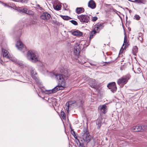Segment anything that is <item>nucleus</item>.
Instances as JSON below:
<instances>
[{"label":"nucleus","instance_id":"nucleus-43","mask_svg":"<svg viewBox=\"0 0 147 147\" xmlns=\"http://www.w3.org/2000/svg\"><path fill=\"white\" fill-rule=\"evenodd\" d=\"M0 63L1 64H3V62L2 60H0Z\"/></svg>","mask_w":147,"mask_h":147},{"label":"nucleus","instance_id":"nucleus-4","mask_svg":"<svg viewBox=\"0 0 147 147\" xmlns=\"http://www.w3.org/2000/svg\"><path fill=\"white\" fill-rule=\"evenodd\" d=\"M16 46L19 50L22 51L23 52L26 51V47L24 46L22 43L20 41H17Z\"/></svg>","mask_w":147,"mask_h":147},{"label":"nucleus","instance_id":"nucleus-23","mask_svg":"<svg viewBox=\"0 0 147 147\" xmlns=\"http://www.w3.org/2000/svg\"><path fill=\"white\" fill-rule=\"evenodd\" d=\"M32 77L33 78L34 80H35L36 82L38 83V84L39 83V80L37 78V77L36 76V75H33V74H32Z\"/></svg>","mask_w":147,"mask_h":147},{"label":"nucleus","instance_id":"nucleus-7","mask_svg":"<svg viewBox=\"0 0 147 147\" xmlns=\"http://www.w3.org/2000/svg\"><path fill=\"white\" fill-rule=\"evenodd\" d=\"M82 136L83 139L84 141L87 142H88L90 141L91 137L90 136L89 133L88 131L85 132Z\"/></svg>","mask_w":147,"mask_h":147},{"label":"nucleus","instance_id":"nucleus-32","mask_svg":"<svg viewBox=\"0 0 147 147\" xmlns=\"http://www.w3.org/2000/svg\"><path fill=\"white\" fill-rule=\"evenodd\" d=\"M131 1L134 3H139L141 2V0H135L134 1Z\"/></svg>","mask_w":147,"mask_h":147},{"label":"nucleus","instance_id":"nucleus-20","mask_svg":"<svg viewBox=\"0 0 147 147\" xmlns=\"http://www.w3.org/2000/svg\"><path fill=\"white\" fill-rule=\"evenodd\" d=\"M138 49L137 46H134L132 49V52L133 54L136 55V54L137 52H138Z\"/></svg>","mask_w":147,"mask_h":147},{"label":"nucleus","instance_id":"nucleus-48","mask_svg":"<svg viewBox=\"0 0 147 147\" xmlns=\"http://www.w3.org/2000/svg\"><path fill=\"white\" fill-rule=\"evenodd\" d=\"M16 60H13V61H14L15 62H16Z\"/></svg>","mask_w":147,"mask_h":147},{"label":"nucleus","instance_id":"nucleus-25","mask_svg":"<svg viewBox=\"0 0 147 147\" xmlns=\"http://www.w3.org/2000/svg\"><path fill=\"white\" fill-rule=\"evenodd\" d=\"M15 1H18L22 3H27L28 0H13Z\"/></svg>","mask_w":147,"mask_h":147},{"label":"nucleus","instance_id":"nucleus-1","mask_svg":"<svg viewBox=\"0 0 147 147\" xmlns=\"http://www.w3.org/2000/svg\"><path fill=\"white\" fill-rule=\"evenodd\" d=\"M51 74L53 75V77L58 80L59 84L57 86L50 91V93H55L59 90L63 89L65 86V82L63 76L59 74H53V73H51Z\"/></svg>","mask_w":147,"mask_h":147},{"label":"nucleus","instance_id":"nucleus-8","mask_svg":"<svg viewBox=\"0 0 147 147\" xmlns=\"http://www.w3.org/2000/svg\"><path fill=\"white\" fill-rule=\"evenodd\" d=\"M2 53L3 56V57L10 59V55L8 51L6 50L3 48L2 49Z\"/></svg>","mask_w":147,"mask_h":147},{"label":"nucleus","instance_id":"nucleus-31","mask_svg":"<svg viewBox=\"0 0 147 147\" xmlns=\"http://www.w3.org/2000/svg\"><path fill=\"white\" fill-rule=\"evenodd\" d=\"M142 129H142V131L147 129V125H142Z\"/></svg>","mask_w":147,"mask_h":147},{"label":"nucleus","instance_id":"nucleus-2","mask_svg":"<svg viewBox=\"0 0 147 147\" xmlns=\"http://www.w3.org/2000/svg\"><path fill=\"white\" fill-rule=\"evenodd\" d=\"M28 59L33 62L38 61V56L37 54L33 51H29L27 54Z\"/></svg>","mask_w":147,"mask_h":147},{"label":"nucleus","instance_id":"nucleus-27","mask_svg":"<svg viewBox=\"0 0 147 147\" xmlns=\"http://www.w3.org/2000/svg\"><path fill=\"white\" fill-rule=\"evenodd\" d=\"M61 16L62 18L65 20H68L69 19V17L68 16L61 15Z\"/></svg>","mask_w":147,"mask_h":147},{"label":"nucleus","instance_id":"nucleus-30","mask_svg":"<svg viewBox=\"0 0 147 147\" xmlns=\"http://www.w3.org/2000/svg\"><path fill=\"white\" fill-rule=\"evenodd\" d=\"M71 22L74 25H77L78 24V23L75 20H72L71 21Z\"/></svg>","mask_w":147,"mask_h":147},{"label":"nucleus","instance_id":"nucleus-39","mask_svg":"<svg viewBox=\"0 0 147 147\" xmlns=\"http://www.w3.org/2000/svg\"><path fill=\"white\" fill-rule=\"evenodd\" d=\"M138 37H143V34L141 33H140L138 34Z\"/></svg>","mask_w":147,"mask_h":147},{"label":"nucleus","instance_id":"nucleus-51","mask_svg":"<svg viewBox=\"0 0 147 147\" xmlns=\"http://www.w3.org/2000/svg\"><path fill=\"white\" fill-rule=\"evenodd\" d=\"M146 63H147V61H146Z\"/></svg>","mask_w":147,"mask_h":147},{"label":"nucleus","instance_id":"nucleus-44","mask_svg":"<svg viewBox=\"0 0 147 147\" xmlns=\"http://www.w3.org/2000/svg\"><path fill=\"white\" fill-rule=\"evenodd\" d=\"M78 142H79V144L78 143H77V145H78V146H79V147H80V144H81L80 142H79V141L78 140Z\"/></svg>","mask_w":147,"mask_h":147},{"label":"nucleus","instance_id":"nucleus-17","mask_svg":"<svg viewBox=\"0 0 147 147\" xmlns=\"http://www.w3.org/2000/svg\"><path fill=\"white\" fill-rule=\"evenodd\" d=\"M76 11L77 13L79 14L84 12V9L82 7H78L76 8Z\"/></svg>","mask_w":147,"mask_h":147},{"label":"nucleus","instance_id":"nucleus-49","mask_svg":"<svg viewBox=\"0 0 147 147\" xmlns=\"http://www.w3.org/2000/svg\"><path fill=\"white\" fill-rule=\"evenodd\" d=\"M122 50H123L122 48H121V50H120V52H121V51Z\"/></svg>","mask_w":147,"mask_h":147},{"label":"nucleus","instance_id":"nucleus-13","mask_svg":"<svg viewBox=\"0 0 147 147\" xmlns=\"http://www.w3.org/2000/svg\"><path fill=\"white\" fill-rule=\"evenodd\" d=\"M100 110L103 113L105 114L107 111V107L105 105H103L100 106L99 107Z\"/></svg>","mask_w":147,"mask_h":147},{"label":"nucleus","instance_id":"nucleus-11","mask_svg":"<svg viewBox=\"0 0 147 147\" xmlns=\"http://www.w3.org/2000/svg\"><path fill=\"white\" fill-rule=\"evenodd\" d=\"M88 6L92 9H94L96 7V4L93 0H90L88 3Z\"/></svg>","mask_w":147,"mask_h":147},{"label":"nucleus","instance_id":"nucleus-29","mask_svg":"<svg viewBox=\"0 0 147 147\" xmlns=\"http://www.w3.org/2000/svg\"><path fill=\"white\" fill-rule=\"evenodd\" d=\"M134 17L135 18V19L137 20H139L140 18V16L137 15H135L134 16Z\"/></svg>","mask_w":147,"mask_h":147},{"label":"nucleus","instance_id":"nucleus-21","mask_svg":"<svg viewBox=\"0 0 147 147\" xmlns=\"http://www.w3.org/2000/svg\"><path fill=\"white\" fill-rule=\"evenodd\" d=\"M96 124L98 125L97 128L99 129L101 125V122L100 119H98L96 121Z\"/></svg>","mask_w":147,"mask_h":147},{"label":"nucleus","instance_id":"nucleus-35","mask_svg":"<svg viewBox=\"0 0 147 147\" xmlns=\"http://www.w3.org/2000/svg\"><path fill=\"white\" fill-rule=\"evenodd\" d=\"M97 19V18L96 17H92V20L93 22L95 21Z\"/></svg>","mask_w":147,"mask_h":147},{"label":"nucleus","instance_id":"nucleus-6","mask_svg":"<svg viewBox=\"0 0 147 147\" xmlns=\"http://www.w3.org/2000/svg\"><path fill=\"white\" fill-rule=\"evenodd\" d=\"M127 82V80L125 77H123L119 79L117 82L118 84L120 86H123L126 84Z\"/></svg>","mask_w":147,"mask_h":147},{"label":"nucleus","instance_id":"nucleus-50","mask_svg":"<svg viewBox=\"0 0 147 147\" xmlns=\"http://www.w3.org/2000/svg\"><path fill=\"white\" fill-rule=\"evenodd\" d=\"M36 83H37V84H38V83L37 82H36ZM39 84V83H38V84ZM38 86H39V85H38Z\"/></svg>","mask_w":147,"mask_h":147},{"label":"nucleus","instance_id":"nucleus-33","mask_svg":"<svg viewBox=\"0 0 147 147\" xmlns=\"http://www.w3.org/2000/svg\"><path fill=\"white\" fill-rule=\"evenodd\" d=\"M31 76H32V74L34 75H36V73L35 72L34 70H32L31 71Z\"/></svg>","mask_w":147,"mask_h":147},{"label":"nucleus","instance_id":"nucleus-10","mask_svg":"<svg viewBox=\"0 0 147 147\" xmlns=\"http://www.w3.org/2000/svg\"><path fill=\"white\" fill-rule=\"evenodd\" d=\"M71 34L74 36H76L78 37L81 36L83 34L82 32L78 30L71 32Z\"/></svg>","mask_w":147,"mask_h":147},{"label":"nucleus","instance_id":"nucleus-34","mask_svg":"<svg viewBox=\"0 0 147 147\" xmlns=\"http://www.w3.org/2000/svg\"><path fill=\"white\" fill-rule=\"evenodd\" d=\"M36 8L38 9H40L41 10H42V8L40 7V5H38V4L37 5H36Z\"/></svg>","mask_w":147,"mask_h":147},{"label":"nucleus","instance_id":"nucleus-3","mask_svg":"<svg viewBox=\"0 0 147 147\" xmlns=\"http://www.w3.org/2000/svg\"><path fill=\"white\" fill-rule=\"evenodd\" d=\"M78 18L80 21L84 23L88 22L89 20V17L87 15H81L78 16Z\"/></svg>","mask_w":147,"mask_h":147},{"label":"nucleus","instance_id":"nucleus-45","mask_svg":"<svg viewBox=\"0 0 147 147\" xmlns=\"http://www.w3.org/2000/svg\"><path fill=\"white\" fill-rule=\"evenodd\" d=\"M48 92H49V91L47 90V92H46L47 94H49V93H48Z\"/></svg>","mask_w":147,"mask_h":147},{"label":"nucleus","instance_id":"nucleus-18","mask_svg":"<svg viewBox=\"0 0 147 147\" xmlns=\"http://www.w3.org/2000/svg\"><path fill=\"white\" fill-rule=\"evenodd\" d=\"M40 86H39V87L41 89V94L42 95H43L46 94V90L44 87H42V86H41L40 84Z\"/></svg>","mask_w":147,"mask_h":147},{"label":"nucleus","instance_id":"nucleus-26","mask_svg":"<svg viewBox=\"0 0 147 147\" xmlns=\"http://www.w3.org/2000/svg\"><path fill=\"white\" fill-rule=\"evenodd\" d=\"M40 18L43 20L46 19V13H44L43 14L40 16Z\"/></svg>","mask_w":147,"mask_h":147},{"label":"nucleus","instance_id":"nucleus-37","mask_svg":"<svg viewBox=\"0 0 147 147\" xmlns=\"http://www.w3.org/2000/svg\"><path fill=\"white\" fill-rule=\"evenodd\" d=\"M126 42H127V37L126 36H125V37H124V43L123 45H123L125 44H126Z\"/></svg>","mask_w":147,"mask_h":147},{"label":"nucleus","instance_id":"nucleus-14","mask_svg":"<svg viewBox=\"0 0 147 147\" xmlns=\"http://www.w3.org/2000/svg\"><path fill=\"white\" fill-rule=\"evenodd\" d=\"M61 72H62L63 76L65 78H67L69 76V71L67 69L62 70Z\"/></svg>","mask_w":147,"mask_h":147},{"label":"nucleus","instance_id":"nucleus-42","mask_svg":"<svg viewBox=\"0 0 147 147\" xmlns=\"http://www.w3.org/2000/svg\"><path fill=\"white\" fill-rule=\"evenodd\" d=\"M80 147H85L83 144H80Z\"/></svg>","mask_w":147,"mask_h":147},{"label":"nucleus","instance_id":"nucleus-41","mask_svg":"<svg viewBox=\"0 0 147 147\" xmlns=\"http://www.w3.org/2000/svg\"><path fill=\"white\" fill-rule=\"evenodd\" d=\"M65 114L64 112H61V115L63 116V117L64 116Z\"/></svg>","mask_w":147,"mask_h":147},{"label":"nucleus","instance_id":"nucleus-15","mask_svg":"<svg viewBox=\"0 0 147 147\" xmlns=\"http://www.w3.org/2000/svg\"><path fill=\"white\" fill-rule=\"evenodd\" d=\"M74 52L75 54L76 55H78L80 54V49L79 48L78 46L74 48Z\"/></svg>","mask_w":147,"mask_h":147},{"label":"nucleus","instance_id":"nucleus-28","mask_svg":"<svg viewBox=\"0 0 147 147\" xmlns=\"http://www.w3.org/2000/svg\"><path fill=\"white\" fill-rule=\"evenodd\" d=\"M27 9L26 7L24 8L23 9L21 10V11L23 13H24L26 14H28L27 12Z\"/></svg>","mask_w":147,"mask_h":147},{"label":"nucleus","instance_id":"nucleus-46","mask_svg":"<svg viewBox=\"0 0 147 147\" xmlns=\"http://www.w3.org/2000/svg\"><path fill=\"white\" fill-rule=\"evenodd\" d=\"M40 97H41L42 98H43V99H44V98H45V96L42 97V96H41Z\"/></svg>","mask_w":147,"mask_h":147},{"label":"nucleus","instance_id":"nucleus-47","mask_svg":"<svg viewBox=\"0 0 147 147\" xmlns=\"http://www.w3.org/2000/svg\"><path fill=\"white\" fill-rule=\"evenodd\" d=\"M19 64L20 65H22V63H20Z\"/></svg>","mask_w":147,"mask_h":147},{"label":"nucleus","instance_id":"nucleus-5","mask_svg":"<svg viewBox=\"0 0 147 147\" xmlns=\"http://www.w3.org/2000/svg\"><path fill=\"white\" fill-rule=\"evenodd\" d=\"M107 87L109 89H111V91L113 92H115L117 89L115 82H112L108 84Z\"/></svg>","mask_w":147,"mask_h":147},{"label":"nucleus","instance_id":"nucleus-9","mask_svg":"<svg viewBox=\"0 0 147 147\" xmlns=\"http://www.w3.org/2000/svg\"><path fill=\"white\" fill-rule=\"evenodd\" d=\"M142 125L133 126L131 128V130L134 132L142 131Z\"/></svg>","mask_w":147,"mask_h":147},{"label":"nucleus","instance_id":"nucleus-36","mask_svg":"<svg viewBox=\"0 0 147 147\" xmlns=\"http://www.w3.org/2000/svg\"><path fill=\"white\" fill-rule=\"evenodd\" d=\"M51 17V15L49 13H47V20L49 19Z\"/></svg>","mask_w":147,"mask_h":147},{"label":"nucleus","instance_id":"nucleus-40","mask_svg":"<svg viewBox=\"0 0 147 147\" xmlns=\"http://www.w3.org/2000/svg\"><path fill=\"white\" fill-rule=\"evenodd\" d=\"M138 39L140 41H142L143 40L142 37H138Z\"/></svg>","mask_w":147,"mask_h":147},{"label":"nucleus","instance_id":"nucleus-16","mask_svg":"<svg viewBox=\"0 0 147 147\" xmlns=\"http://www.w3.org/2000/svg\"><path fill=\"white\" fill-rule=\"evenodd\" d=\"M104 27L103 24H97L94 28L95 30H99L102 29Z\"/></svg>","mask_w":147,"mask_h":147},{"label":"nucleus","instance_id":"nucleus-22","mask_svg":"<svg viewBox=\"0 0 147 147\" xmlns=\"http://www.w3.org/2000/svg\"><path fill=\"white\" fill-rule=\"evenodd\" d=\"M96 33V32L95 30L92 31L91 32L89 37V39L90 40L91 39L93 38V36Z\"/></svg>","mask_w":147,"mask_h":147},{"label":"nucleus","instance_id":"nucleus-12","mask_svg":"<svg viewBox=\"0 0 147 147\" xmlns=\"http://www.w3.org/2000/svg\"><path fill=\"white\" fill-rule=\"evenodd\" d=\"M88 80L89 81V83L90 86L92 88H95L96 86V82L94 79H91L89 78H87Z\"/></svg>","mask_w":147,"mask_h":147},{"label":"nucleus","instance_id":"nucleus-38","mask_svg":"<svg viewBox=\"0 0 147 147\" xmlns=\"http://www.w3.org/2000/svg\"><path fill=\"white\" fill-rule=\"evenodd\" d=\"M66 109L67 111H68L70 107L68 105H67V103H66Z\"/></svg>","mask_w":147,"mask_h":147},{"label":"nucleus","instance_id":"nucleus-19","mask_svg":"<svg viewBox=\"0 0 147 147\" xmlns=\"http://www.w3.org/2000/svg\"><path fill=\"white\" fill-rule=\"evenodd\" d=\"M66 103H67V105H68L70 107H71L72 105L73 106H74L75 105H76V102L75 101H74L73 102L72 101H69L67 102Z\"/></svg>","mask_w":147,"mask_h":147},{"label":"nucleus","instance_id":"nucleus-24","mask_svg":"<svg viewBox=\"0 0 147 147\" xmlns=\"http://www.w3.org/2000/svg\"><path fill=\"white\" fill-rule=\"evenodd\" d=\"M54 8L55 9L57 10H59L61 9V6L59 5H56L54 6Z\"/></svg>","mask_w":147,"mask_h":147}]
</instances>
